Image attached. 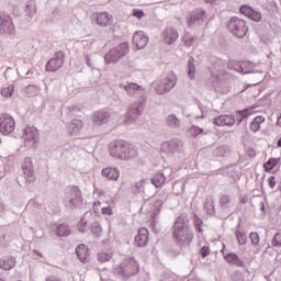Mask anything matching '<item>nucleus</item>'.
Listing matches in <instances>:
<instances>
[{"label":"nucleus","instance_id":"a19ab883","mask_svg":"<svg viewBox=\"0 0 281 281\" xmlns=\"http://www.w3.org/2000/svg\"><path fill=\"white\" fill-rule=\"evenodd\" d=\"M101 214L103 216H113V209L111 206H104L101 209Z\"/></svg>","mask_w":281,"mask_h":281},{"label":"nucleus","instance_id":"f704fd0d","mask_svg":"<svg viewBox=\"0 0 281 281\" xmlns=\"http://www.w3.org/2000/svg\"><path fill=\"white\" fill-rule=\"evenodd\" d=\"M248 19H250L251 21L258 22L262 20V15L260 14V12H257L256 10L252 9L250 14L248 15Z\"/></svg>","mask_w":281,"mask_h":281},{"label":"nucleus","instance_id":"b1692460","mask_svg":"<svg viewBox=\"0 0 281 281\" xmlns=\"http://www.w3.org/2000/svg\"><path fill=\"white\" fill-rule=\"evenodd\" d=\"M16 265V259L13 257H8L5 259L0 260V269H3L4 271H10V269H13V267Z\"/></svg>","mask_w":281,"mask_h":281},{"label":"nucleus","instance_id":"a878e982","mask_svg":"<svg viewBox=\"0 0 281 281\" xmlns=\"http://www.w3.org/2000/svg\"><path fill=\"white\" fill-rule=\"evenodd\" d=\"M56 234L59 237L69 236V234H71V228H69V225L67 224H60L56 228Z\"/></svg>","mask_w":281,"mask_h":281},{"label":"nucleus","instance_id":"f03ea898","mask_svg":"<svg viewBox=\"0 0 281 281\" xmlns=\"http://www.w3.org/2000/svg\"><path fill=\"white\" fill-rule=\"evenodd\" d=\"M111 157L114 159H131V144L126 140H114L109 146Z\"/></svg>","mask_w":281,"mask_h":281},{"label":"nucleus","instance_id":"ea45409f","mask_svg":"<svg viewBox=\"0 0 281 281\" xmlns=\"http://www.w3.org/2000/svg\"><path fill=\"white\" fill-rule=\"evenodd\" d=\"M272 246L273 247H281V233H276V235L272 239Z\"/></svg>","mask_w":281,"mask_h":281},{"label":"nucleus","instance_id":"4be33fe9","mask_svg":"<svg viewBox=\"0 0 281 281\" xmlns=\"http://www.w3.org/2000/svg\"><path fill=\"white\" fill-rule=\"evenodd\" d=\"M76 255L79 258L80 262H87V258H89V249L85 244H80L76 248Z\"/></svg>","mask_w":281,"mask_h":281},{"label":"nucleus","instance_id":"39448f33","mask_svg":"<svg viewBox=\"0 0 281 281\" xmlns=\"http://www.w3.org/2000/svg\"><path fill=\"white\" fill-rule=\"evenodd\" d=\"M228 30L234 36H237V38H244V36H247L248 32L247 22L238 18H232L228 23Z\"/></svg>","mask_w":281,"mask_h":281},{"label":"nucleus","instance_id":"dca6fc26","mask_svg":"<svg viewBox=\"0 0 281 281\" xmlns=\"http://www.w3.org/2000/svg\"><path fill=\"white\" fill-rule=\"evenodd\" d=\"M38 139V130L34 126H26L24 128V142L36 144Z\"/></svg>","mask_w":281,"mask_h":281},{"label":"nucleus","instance_id":"f8f14e48","mask_svg":"<svg viewBox=\"0 0 281 281\" xmlns=\"http://www.w3.org/2000/svg\"><path fill=\"white\" fill-rule=\"evenodd\" d=\"M148 240H150V232L148 228H139L134 241L136 247H146V245H148Z\"/></svg>","mask_w":281,"mask_h":281},{"label":"nucleus","instance_id":"603ef678","mask_svg":"<svg viewBox=\"0 0 281 281\" xmlns=\"http://www.w3.org/2000/svg\"><path fill=\"white\" fill-rule=\"evenodd\" d=\"M46 281H61V280L56 277H47Z\"/></svg>","mask_w":281,"mask_h":281},{"label":"nucleus","instance_id":"4468645a","mask_svg":"<svg viewBox=\"0 0 281 281\" xmlns=\"http://www.w3.org/2000/svg\"><path fill=\"white\" fill-rule=\"evenodd\" d=\"M162 38L167 45H172L179 38V32L172 26H167L162 32Z\"/></svg>","mask_w":281,"mask_h":281},{"label":"nucleus","instance_id":"c03bdc74","mask_svg":"<svg viewBox=\"0 0 281 281\" xmlns=\"http://www.w3.org/2000/svg\"><path fill=\"white\" fill-rule=\"evenodd\" d=\"M79 232H87V220L81 218L77 225Z\"/></svg>","mask_w":281,"mask_h":281},{"label":"nucleus","instance_id":"a18cd8bd","mask_svg":"<svg viewBox=\"0 0 281 281\" xmlns=\"http://www.w3.org/2000/svg\"><path fill=\"white\" fill-rule=\"evenodd\" d=\"M250 240L252 245H258V243H260V236L258 233H250Z\"/></svg>","mask_w":281,"mask_h":281},{"label":"nucleus","instance_id":"5fc2aeb1","mask_svg":"<svg viewBox=\"0 0 281 281\" xmlns=\"http://www.w3.org/2000/svg\"><path fill=\"white\" fill-rule=\"evenodd\" d=\"M277 146H278L279 148H281V137L279 138V140H278V143H277Z\"/></svg>","mask_w":281,"mask_h":281},{"label":"nucleus","instance_id":"bb28decb","mask_svg":"<svg viewBox=\"0 0 281 281\" xmlns=\"http://www.w3.org/2000/svg\"><path fill=\"white\" fill-rule=\"evenodd\" d=\"M280 164L279 158H270L268 161L265 162L263 169L266 172H271L273 168H276Z\"/></svg>","mask_w":281,"mask_h":281},{"label":"nucleus","instance_id":"9d476101","mask_svg":"<svg viewBox=\"0 0 281 281\" xmlns=\"http://www.w3.org/2000/svg\"><path fill=\"white\" fill-rule=\"evenodd\" d=\"M172 87H175V80L166 78L155 83V91L158 95H164L168 93Z\"/></svg>","mask_w":281,"mask_h":281},{"label":"nucleus","instance_id":"aec40b11","mask_svg":"<svg viewBox=\"0 0 281 281\" xmlns=\"http://www.w3.org/2000/svg\"><path fill=\"white\" fill-rule=\"evenodd\" d=\"M203 19H205V11L195 10L188 16V26L192 27L196 21H203Z\"/></svg>","mask_w":281,"mask_h":281},{"label":"nucleus","instance_id":"f257e3e1","mask_svg":"<svg viewBox=\"0 0 281 281\" xmlns=\"http://www.w3.org/2000/svg\"><path fill=\"white\" fill-rule=\"evenodd\" d=\"M172 236L178 247H190L194 240V232L190 227V223L186 216H179L173 223Z\"/></svg>","mask_w":281,"mask_h":281},{"label":"nucleus","instance_id":"864d4df0","mask_svg":"<svg viewBox=\"0 0 281 281\" xmlns=\"http://www.w3.org/2000/svg\"><path fill=\"white\" fill-rule=\"evenodd\" d=\"M136 188H144V180H142L138 186L136 184Z\"/></svg>","mask_w":281,"mask_h":281},{"label":"nucleus","instance_id":"2eb2a0df","mask_svg":"<svg viewBox=\"0 0 281 281\" xmlns=\"http://www.w3.org/2000/svg\"><path fill=\"white\" fill-rule=\"evenodd\" d=\"M132 43L136 49H144V47L148 45V36H146L144 32H135Z\"/></svg>","mask_w":281,"mask_h":281},{"label":"nucleus","instance_id":"412c9836","mask_svg":"<svg viewBox=\"0 0 281 281\" xmlns=\"http://www.w3.org/2000/svg\"><path fill=\"white\" fill-rule=\"evenodd\" d=\"M266 119L263 115H258L256 116L251 123L249 124V131L251 133H258V131H260L262 124H265Z\"/></svg>","mask_w":281,"mask_h":281},{"label":"nucleus","instance_id":"1a4fd4ad","mask_svg":"<svg viewBox=\"0 0 281 281\" xmlns=\"http://www.w3.org/2000/svg\"><path fill=\"white\" fill-rule=\"evenodd\" d=\"M144 104H146V101H140L139 103H133L126 113L127 120H125V124H133L139 115L144 112Z\"/></svg>","mask_w":281,"mask_h":281},{"label":"nucleus","instance_id":"58836bf2","mask_svg":"<svg viewBox=\"0 0 281 281\" xmlns=\"http://www.w3.org/2000/svg\"><path fill=\"white\" fill-rule=\"evenodd\" d=\"M91 232L94 234V236H100V234H102V226H100L98 223H94L91 227Z\"/></svg>","mask_w":281,"mask_h":281},{"label":"nucleus","instance_id":"7c9ffc66","mask_svg":"<svg viewBox=\"0 0 281 281\" xmlns=\"http://www.w3.org/2000/svg\"><path fill=\"white\" fill-rule=\"evenodd\" d=\"M182 41L186 47H192V45H194V36L190 35V33H186L182 36Z\"/></svg>","mask_w":281,"mask_h":281},{"label":"nucleus","instance_id":"a211bd4d","mask_svg":"<svg viewBox=\"0 0 281 281\" xmlns=\"http://www.w3.org/2000/svg\"><path fill=\"white\" fill-rule=\"evenodd\" d=\"M102 177L109 179V181H117L120 179V170L113 167H106L101 172Z\"/></svg>","mask_w":281,"mask_h":281},{"label":"nucleus","instance_id":"79ce46f5","mask_svg":"<svg viewBox=\"0 0 281 281\" xmlns=\"http://www.w3.org/2000/svg\"><path fill=\"white\" fill-rule=\"evenodd\" d=\"M194 225H195L196 232H200V234L203 233V228L201 227V226L203 225V221H201V220L199 218V216H195V218H194Z\"/></svg>","mask_w":281,"mask_h":281},{"label":"nucleus","instance_id":"5701e85b","mask_svg":"<svg viewBox=\"0 0 281 281\" xmlns=\"http://www.w3.org/2000/svg\"><path fill=\"white\" fill-rule=\"evenodd\" d=\"M225 260L229 265H235V267H244L245 266V262H243V260L236 254H227L225 256Z\"/></svg>","mask_w":281,"mask_h":281},{"label":"nucleus","instance_id":"9b49d317","mask_svg":"<svg viewBox=\"0 0 281 281\" xmlns=\"http://www.w3.org/2000/svg\"><path fill=\"white\" fill-rule=\"evenodd\" d=\"M23 175L30 183L36 179L34 176V164L32 162V158H25L22 164Z\"/></svg>","mask_w":281,"mask_h":281},{"label":"nucleus","instance_id":"cd10ccee","mask_svg":"<svg viewBox=\"0 0 281 281\" xmlns=\"http://www.w3.org/2000/svg\"><path fill=\"white\" fill-rule=\"evenodd\" d=\"M124 90L130 94L134 95L135 91H143L140 86L137 83H130L124 87Z\"/></svg>","mask_w":281,"mask_h":281},{"label":"nucleus","instance_id":"6e6552de","mask_svg":"<svg viewBox=\"0 0 281 281\" xmlns=\"http://www.w3.org/2000/svg\"><path fill=\"white\" fill-rule=\"evenodd\" d=\"M65 65V53L59 50L55 53L54 57L50 58L45 66V71H58L60 67Z\"/></svg>","mask_w":281,"mask_h":281},{"label":"nucleus","instance_id":"473e14b6","mask_svg":"<svg viewBox=\"0 0 281 281\" xmlns=\"http://www.w3.org/2000/svg\"><path fill=\"white\" fill-rule=\"evenodd\" d=\"M231 202H232V196H229L227 194L221 195V198H220L221 207H227Z\"/></svg>","mask_w":281,"mask_h":281},{"label":"nucleus","instance_id":"c85d7f7f","mask_svg":"<svg viewBox=\"0 0 281 281\" xmlns=\"http://www.w3.org/2000/svg\"><path fill=\"white\" fill-rule=\"evenodd\" d=\"M167 124L168 126H171L172 128H178L180 126L179 119L175 114H171L167 117Z\"/></svg>","mask_w":281,"mask_h":281},{"label":"nucleus","instance_id":"c756f323","mask_svg":"<svg viewBox=\"0 0 281 281\" xmlns=\"http://www.w3.org/2000/svg\"><path fill=\"white\" fill-rule=\"evenodd\" d=\"M98 258L100 260V262H109V260H111V258H113V252L111 251H101L99 255H98Z\"/></svg>","mask_w":281,"mask_h":281},{"label":"nucleus","instance_id":"09e8293b","mask_svg":"<svg viewBox=\"0 0 281 281\" xmlns=\"http://www.w3.org/2000/svg\"><path fill=\"white\" fill-rule=\"evenodd\" d=\"M102 204L100 203V201H97V202L93 203L92 210H93L94 214H97V216L100 215V206Z\"/></svg>","mask_w":281,"mask_h":281},{"label":"nucleus","instance_id":"8fccbe9b","mask_svg":"<svg viewBox=\"0 0 281 281\" xmlns=\"http://www.w3.org/2000/svg\"><path fill=\"white\" fill-rule=\"evenodd\" d=\"M269 188H271V190H273V188H276L277 182H276V177L271 176L269 179Z\"/></svg>","mask_w":281,"mask_h":281},{"label":"nucleus","instance_id":"7ed1b4c3","mask_svg":"<svg viewBox=\"0 0 281 281\" xmlns=\"http://www.w3.org/2000/svg\"><path fill=\"white\" fill-rule=\"evenodd\" d=\"M116 276L123 278H131V276H137L139 273V263L135 259H125L120 266L114 268Z\"/></svg>","mask_w":281,"mask_h":281},{"label":"nucleus","instance_id":"6e6d98bb","mask_svg":"<svg viewBox=\"0 0 281 281\" xmlns=\"http://www.w3.org/2000/svg\"><path fill=\"white\" fill-rule=\"evenodd\" d=\"M216 0H205L206 3H214Z\"/></svg>","mask_w":281,"mask_h":281},{"label":"nucleus","instance_id":"49530a36","mask_svg":"<svg viewBox=\"0 0 281 281\" xmlns=\"http://www.w3.org/2000/svg\"><path fill=\"white\" fill-rule=\"evenodd\" d=\"M191 133H192L193 137H198V135H201V133H203V128H201L199 126H192Z\"/></svg>","mask_w":281,"mask_h":281},{"label":"nucleus","instance_id":"72a5a7b5","mask_svg":"<svg viewBox=\"0 0 281 281\" xmlns=\"http://www.w3.org/2000/svg\"><path fill=\"white\" fill-rule=\"evenodd\" d=\"M194 74H196V67L194 66V58L189 61V78L194 80Z\"/></svg>","mask_w":281,"mask_h":281},{"label":"nucleus","instance_id":"e433bc0d","mask_svg":"<svg viewBox=\"0 0 281 281\" xmlns=\"http://www.w3.org/2000/svg\"><path fill=\"white\" fill-rule=\"evenodd\" d=\"M132 15L135 16V19L142 20L146 16V13H144V10L142 9H133Z\"/></svg>","mask_w":281,"mask_h":281},{"label":"nucleus","instance_id":"2f4dec72","mask_svg":"<svg viewBox=\"0 0 281 281\" xmlns=\"http://www.w3.org/2000/svg\"><path fill=\"white\" fill-rule=\"evenodd\" d=\"M14 93V87L8 86L1 89V95L3 98H12V94Z\"/></svg>","mask_w":281,"mask_h":281},{"label":"nucleus","instance_id":"423d86ee","mask_svg":"<svg viewBox=\"0 0 281 281\" xmlns=\"http://www.w3.org/2000/svg\"><path fill=\"white\" fill-rule=\"evenodd\" d=\"M65 203L70 207H76L82 203V193L78 187H70L65 192Z\"/></svg>","mask_w":281,"mask_h":281},{"label":"nucleus","instance_id":"de8ad7c7","mask_svg":"<svg viewBox=\"0 0 281 281\" xmlns=\"http://www.w3.org/2000/svg\"><path fill=\"white\" fill-rule=\"evenodd\" d=\"M200 254H201L202 258H207V256H210V246H203L200 249Z\"/></svg>","mask_w":281,"mask_h":281},{"label":"nucleus","instance_id":"3c124183","mask_svg":"<svg viewBox=\"0 0 281 281\" xmlns=\"http://www.w3.org/2000/svg\"><path fill=\"white\" fill-rule=\"evenodd\" d=\"M237 238H238V240H239V243H240V238H241V245H244V243H245V237L243 236V234H237Z\"/></svg>","mask_w":281,"mask_h":281},{"label":"nucleus","instance_id":"f3484780","mask_svg":"<svg viewBox=\"0 0 281 281\" xmlns=\"http://www.w3.org/2000/svg\"><path fill=\"white\" fill-rule=\"evenodd\" d=\"M215 126H234L236 120L232 115H220L214 119Z\"/></svg>","mask_w":281,"mask_h":281},{"label":"nucleus","instance_id":"20e7f679","mask_svg":"<svg viewBox=\"0 0 281 281\" xmlns=\"http://www.w3.org/2000/svg\"><path fill=\"white\" fill-rule=\"evenodd\" d=\"M126 54H128V43H121L105 55V63H108V65H111V63H117V60L124 58Z\"/></svg>","mask_w":281,"mask_h":281},{"label":"nucleus","instance_id":"4d7b16f0","mask_svg":"<svg viewBox=\"0 0 281 281\" xmlns=\"http://www.w3.org/2000/svg\"><path fill=\"white\" fill-rule=\"evenodd\" d=\"M0 281H5V278L2 274H0Z\"/></svg>","mask_w":281,"mask_h":281},{"label":"nucleus","instance_id":"4c0bfd02","mask_svg":"<svg viewBox=\"0 0 281 281\" xmlns=\"http://www.w3.org/2000/svg\"><path fill=\"white\" fill-rule=\"evenodd\" d=\"M26 13L31 18L34 16V14H36V4H32V3L27 4L26 5Z\"/></svg>","mask_w":281,"mask_h":281},{"label":"nucleus","instance_id":"0eeeda50","mask_svg":"<svg viewBox=\"0 0 281 281\" xmlns=\"http://www.w3.org/2000/svg\"><path fill=\"white\" fill-rule=\"evenodd\" d=\"M14 128H16L14 119L8 114H0V133L2 135H10L14 133Z\"/></svg>","mask_w":281,"mask_h":281},{"label":"nucleus","instance_id":"ddd939ff","mask_svg":"<svg viewBox=\"0 0 281 281\" xmlns=\"http://www.w3.org/2000/svg\"><path fill=\"white\" fill-rule=\"evenodd\" d=\"M97 25H100V27H109V25L113 24V15L111 13L104 11V12H97L94 14Z\"/></svg>","mask_w":281,"mask_h":281},{"label":"nucleus","instance_id":"6ab92c4d","mask_svg":"<svg viewBox=\"0 0 281 281\" xmlns=\"http://www.w3.org/2000/svg\"><path fill=\"white\" fill-rule=\"evenodd\" d=\"M111 117V114L106 111H99L94 113L92 117V122L97 124V126H101V124H105V122H109V119Z\"/></svg>","mask_w":281,"mask_h":281},{"label":"nucleus","instance_id":"13d9d810","mask_svg":"<svg viewBox=\"0 0 281 281\" xmlns=\"http://www.w3.org/2000/svg\"><path fill=\"white\" fill-rule=\"evenodd\" d=\"M188 281H198L196 279H189Z\"/></svg>","mask_w":281,"mask_h":281},{"label":"nucleus","instance_id":"37998d69","mask_svg":"<svg viewBox=\"0 0 281 281\" xmlns=\"http://www.w3.org/2000/svg\"><path fill=\"white\" fill-rule=\"evenodd\" d=\"M241 117H249L250 115H254V108H249V109H246V110H243L239 112Z\"/></svg>","mask_w":281,"mask_h":281},{"label":"nucleus","instance_id":"c9c22d12","mask_svg":"<svg viewBox=\"0 0 281 281\" xmlns=\"http://www.w3.org/2000/svg\"><path fill=\"white\" fill-rule=\"evenodd\" d=\"M252 10L251 7L244 4L240 7L239 12L240 14H244V16H249Z\"/></svg>","mask_w":281,"mask_h":281},{"label":"nucleus","instance_id":"393cba45","mask_svg":"<svg viewBox=\"0 0 281 281\" xmlns=\"http://www.w3.org/2000/svg\"><path fill=\"white\" fill-rule=\"evenodd\" d=\"M151 183L153 186H155V188H161V186H164V183H166V176L164 173H156L153 178H151Z\"/></svg>","mask_w":281,"mask_h":281}]
</instances>
